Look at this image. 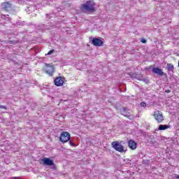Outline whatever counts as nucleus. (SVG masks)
Masks as SVG:
<instances>
[{"label": "nucleus", "instance_id": "20", "mask_svg": "<svg viewBox=\"0 0 179 179\" xmlns=\"http://www.w3.org/2000/svg\"><path fill=\"white\" fill-rule=\"evenodd\" d=\"M69 145L71 146H75V143H73L72 141H69Z\"/></svg>", "mask_w": 179, "mask_h": 179}, {"label": "nucleus", "instance_id": "1", "mask_svg": "<svg viewBox=\"0 0 179 179\" xmlns=\"http://www.w3.org/2000/svg\"><path fill=\"white\" fill-rule=\"evenodd\" d=\"M83 12H94V3L92 1H88L81 6Z\"/></svg>", "mask_w": 179, "mask_h": 179}, {"label": "nucleus", "instance_id": "18", "mask_svg": "<svg viewBox=\"0 0 179 179\" xmlns=\"http://www.w3.org/2000/svg\"><path fill=\"white\" fill-rule=\"evenodd\" d=\"M0 108H1L3 110H6V106H3V105H0Z\"/></svg>", "mask_w": 179, "mask_h": 179}, {"label": "nucleus", "instance_id": "24", "mask_svg": "<svg viewBox=\"0 0 179 179\" xmlns=\"http://www.w3.org/2000/svg\"><path fill=\"white\" fill-rule=\"evenodd\" d=\"M49 1H52V0H49Z\"/></svg>", "mask_w": 179, "mask_h": 179}, {"label": "nucleus", "instance_id": "14", "mask_svg": "<svg viewBox=\"0 0 179 179\" xmlns=\"http://www.w3.org/2000/svg\"><path fill=\"white\" fill-rule=\"evenodd\" d=\"M165 129H169V126L166 124H160L159 126V131H165Z\"/></svg>", "mask_w": 179, "mask_h": 179}, {"label": "nucleus", "instance_id": "15", "mask_svg": "<svg viewBox=\"0 0 179 179\" xmlns=\"http://www.w3.org/2000/svg\"><path fill=\"white\" fill-rule=\"evenodd\" d=\"M167 66H168V71H171V72H173V71H174V65H173L171 64H168Z\"/></svg>", "mask_w": 179, "mask_h": 179}, {"label": "nucleus", "instance_id": "12", "mask_svg": "<svg viewBox=\"0 0 179 179\" xmlns=\"http://www.w3.org/2000/svg\"><path fill=\"white\" fill-rule=\"evenodd\" d=\"M128 146L130 148V149H131V150H135L137 146L136 142L134 141L133 140H129L128 141Z\"/></svg>", "mask_w": 179, "mask_h": 179}, {"label": "nucleus", "instance_id": "5", "mask_svg": "<svg viewBox=\"0 0 179 179\" xmlns=\"http://www.w3.org/2000/svg\"><path fill=\"white\" fill-rule=\"evenodd\" d=\"M43 164H45V166H52L53 170H55L56 166L55 164L54 163V161L50 158H43L42 159Z\"/></svg>", "mask_w": 179, "mask_h": 179}, {"label": "nucleus", "instance_id": "7", "mask_svg": "<svg viewBox=\"0 0 179 179\" xmlns=\"http://www.w3.org/2000/svg\"><path fill=\"white\" fill-rule=\"evenodd\" d=\"M55 71V69L53 67V66H51L50 64H46L45 73L48 75H49V76H52V75H54Z\"/></svg>", "mask_w": 179, "mask_h": 179}, {"label": "nucleus", "instance_id": "21", "mask_svg": "<svg viewBox=\"0 0 179 179\" xmlns=\"http://www.w3.org/2000/svg\"><path fill=\"white\" fill-rule=\"evenodd\" d=\"M175 178H177V179H179V175H176Z\"/></svg>", "mask_w": 179, "mask_h": 179}, {"label": "nucleus", "instance_id": "23", "mask_svg": "<svg viewBox=\"0 0 179 179\" xmlns=\"http://www.w3.org/2000/svg\"><path fill=\"white\" fill-rule=\"evenodd\" d=\"M152 66H150L149 68H145V69H151Z\"/></svg>", "mask_w": 179, "mask_h": 179}, {"label": "nucleus", "instance_id": "2", "mask_svg": "<svg viewBox=\"0 0 179 179\" xmlns=\"http://www.w3.org/2000/svg\"><path fill=\"white\" fill-rule=\"evenodd\" d=\"M59 139L62 143H66V142H68L71 139V134L68 131H63L60 134Z\"/></svg>", "mask_w": 179, "mask_h": 179}, {"label": "nucleus", "instance_id": "10", "mask_svg": "<svg viewBox=\"0 0 179 179\" xmlns=\"http://www.w3.org/2000/svg\"><path fill=\"white\" fill-rule=\"evenodd\" d=\"M152 72L156 75H159V76H163L164 75V72H163V71L159 68H153Z\"/></svg>", "mask_w": 179, "mask_h": 179}, {"label": "nucleus", "instance_id": "9", "mask_svg": "<svg viewBox=\"0 0 179 179\" xmlns=\"http://www.w3.org/2000/svg\"><path fill=\"white\" fill-rule=\"evenodd\" d=\"M92 44L95 47H101V45L103 44V42L100 38H94L92 40Z\"/></svg>", "mask_w": 179, "mask_h": 179}, {"label": "nucleus", "instance_id": "22", "mask_svg": "<svg viewBox=\"0 0 179 179\" xmlns=\"http://www.w3.org/2000/svg\"><path fill=\"white\" fill-rule=\"evenodd\" d=\"M165 92H166V93H170L171 91H170V90H166Z\"/></svg>", "mask_w": 179, "mask_h": 179}, {"label": "nucleus", "instance_id": "11", "mask_svg": "<svg viewBox=\"0 0 179 179\" xmlns=\"http://www.w3.org/2000/svg\"><path fill=\"white\" fill-rule=\"evenodd\" d=\"M129 109L123 108L121 110V113L122 114V115H124V117H127V118H129V117H131V113L129 112Z\"/></svg>", "mask_w": 179, "mask_h": 179}, {"label": "nucleus", "instance_id": "8", "mask_svg": "<svg viewBox=\"0 0 179 179\" xmlns=\"http://www.w3.org/2000/svg\"><path fill=\"white\" fill-rule=\"evenodd\" d=\"M55 86H62L64 85V82H65V78L64 77H57L54 80Z\"/></svg>", "mask_w": 179, "mask_h": 179}, {"label": "nucleus", "instance_id": "4", "mask_svg": "<svg viewBox=\"0 0 179 179\" xmlns=\"http://www.w3.org/2000/svg\"><path fill=\"white\" fill-rule=\"evenodd\" d=\"M129 76H130V78H131L132 79H137V80L145 82V83H148L149 82V80L148 79L143 78V76H142V75L130 73Z\"/></svg>", "mask_w": 179, "mask_h": 179}, {"label": "nucleus", "instance_id": "17", "mask_svg": "<svg viewBox=\"0 0 179 179\" xmlns=\"http://www.w3.org/2000/svg\"><path fill=\"white\" fill-rule=\"evenodd\" d=\"M141 43H143V44H145V43H146V39H145V38H141Z\"/></svg>", "mask_w": 179, "mask_h": 179}, {"label": "nucleus", "instance_id": "3", "mask_svg": "<svg viewBox=\"0 0 179 179\" xmlns=\"http://www.w3.org/2000/svg\"><path fill=\"white\" fill-rule=\"evenodd\" d=\"M112 147L115 150H117V152H120V153H123V152H125L124 150V147L122 145H121V143H119L118 141H113L112 143Z\"/></svg>", "mask_w": 179, "mask_h": 179}, {"label": "nucleus", "instance_id": "13", "mask_svg": "<svg viewBox=\"0 0 179 179\" xmlns=\"http://www.w3.org/2000/svg\"><path fill=\"white\" fill-rule=\"evenodd\" d=\"M2 8L4 9V10H9V9L12 8V6L10 5V3L5 2L2 3Z\"/></svg>", "mask_w": 179, "mask_h": 179}, {"label": "nucleus", "instance_id": "19", "mask_svg": "<svg viewBox=\"0 0 179 179\" xmlns=\"http://www.w3.org/2000/svg\"><path fill=\"white\" fill-rule=\"evenodd\" d=\"M54 53V50H50L48 52V55H51V54H53Z\"/></svg>", "mask_w": 179, "mask_h": 179}, {"label": "nucleus", "instance_id": "16", "mask_svg": "<svg viewBox=\"0 0 179 179\" xmlns=\"http://www.w3.org/2000/svg\"><path fill=\"white\" fill-rule=\"evenodd\" d=\"M141 107H146V103H145V102H141Z\"/></svg>", "mask_w": 179, "mask_h": 179}, {"label": "nucleus", "instance_id": "6", "mask_svg": "<svg viewBox=\"0 0 179 179\" xmlns=\"http://www.w3.org/2000/svg\"><path fill=\"white\" fill-rule=\"evenodd\" d=\"M154 118L158 123L163 122L164 117H163V114L160 113V111L157 110L154 113Z\"/></svg>", "mask_w": 179, "mask_h": 179}]
</instances>
